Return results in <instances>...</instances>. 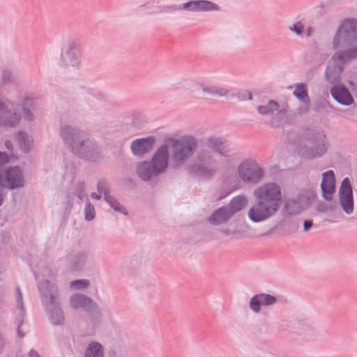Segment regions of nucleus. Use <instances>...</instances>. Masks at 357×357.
Returning a JSON list of instances; mask_svg holds the SVG:
<instances>
[{
	"label": "nucleus",
	"instance_id": "obj_1",
	"mask_svg": "<svg viewBox=\"0 0 357 357\" xmlns=\"http://www.w3.org/2000/svg\"><path fill=\"white\" fill-rule=\"evenodd\" d=\"M60 136L68 149L79 158L95 162L102 160L101 148L84 130L65 125L60 128Z\"/></svg>",
	"mask_w": 357,
	"mask_h": 357
},
{
	"label": "nucleus",
	"instance_id": "obj_2",
	"mask_svg": "<svg viewBox=\"0 0 357 357\" xmlns=\"http://www.w3.org/2000/svg\"><path fill=\"white\" fill-rule=\"evenodd\" d=\"M38 289L50 323L54 326L62 325L65 319L56 284L49 280H44L38 283Z\"/></svg>",
	"mask_w": 357,
	"mask_h": 357
},
{
	"label": "nucleus",
	"instance_id": "obj_3",
	"mask_svg": "<svg viewBox=\"0 0 357 357\" xmlns=\"http://www.w3.org/2000/svg\"><path fill=\"white\" fill-rule=\"evenodd\" d=\"M36 99L30 96H24L20 102L22 114L18 111L13 112L1 100H0V126L6 128H14L20 122L22 116L27 122L35 120Z\"/></svg>",
	"mask_w": 357,
	"mask_h": 357
},
{
	"label": "nucleus",
	"instance_id": "obj_4",
	"mask_svg": "<svg viewBox=\"0 0 357 357\" xmlns=\"http://www.w3.org/2000/svg\"><path fill=\"white\" fill-rule=\"evenodd\" d=\"M298 137L312 145L305 149L303 152L304 158L312 160L322 157L327 152L328 142L326 132L321 128L302 127Z\"/></svg>",
	"mask_w": 357,
	"mask_h": 357
},
{
	"label": "nucleus",
	"instance_id": "obj_5",
	"mask_svg": "<svg viewBox=\"0 0 357 357\" xmlns=\"http://www.w3.org/2000/svg\"><path fill=\"white\" fill-rule=\"evenodd\" d=\"M172 148V160L175 166L181 165L197 148V140L193 135H184L180 139H168Z\"/></svg>",
	"mask_w": 357,
	"mask_h": 357
},
{
	"label": "nucleus",
	"instance_id": "obj_6",
	"mask_svg": "<svg viewBox=\"0 0 357 357\" xmlns=\"http://www.w3.org/2000/svg\"><path fill=\"white\" fill-rule=\"evenodd\" d=\"M334 49L357 45V20L345 19L333 39Z\"/></svg>",
	"mask_w": 357,
	"mask_h": 357
},
{
	"label": "nucleus",
	"instance_id": "obj_7",
	"mask_svg": "<svg viewBox=\"0 0 357 357\" xmlns=\"http://www.w3.org/2000/svg\"><path fill=\"white\" fill-rule=\"evenodd\" d=\"M24 185V177L20 167L7 166L0 168V189L17 190Z\"/></svg>",
	"mask_w": 357,
	"mask_h": 357
},
{
	"label": "nucleus",
	"instance_id": "obj_8",
	"mask_svg": "<svg viewBox=\"0 0 357 357\" xmlns=\"http://www.w3.org/2000/svg\"><path fill=\"white\" fill-rule=\"evenodd\" d=\"M254 195L257 199L275 205L278 208L282 199L280 186L273 182L266 183L255 189Z\"/></svg>",
	"mask_w": 357,
	"mask_h": 357
},
{
	"label": "nucleus",
	"instance_id": "obj_9",
	"mask_svg": "<svg viewBox=\"0 0 357 357\" xmlns=\"http://www.w3.org/2000/svg\"><path fill=\"white\" fill-rule=\"evenodd\" d=\"M240 179L244 183L255 184L263 176V170L253 159L243 160L238 167Z\"/></svg>",
	"mask_w": 357,
	"mask_h": 357
},
{
	"label": "nucleus",
	"instance_id": "obj_10",
	"mask_svg": "<svg viewBox=\"0 0 357 357\" xmlns=\"http://www.w3.org/2000/svg\"><path fill=\"white\" fill-rule=\"evenodd\" d=\"M278 209L275 205L257 199L249 209L248 215L253 222H261L273 216Z\"/></svg>",
	"mask_w": 357,
	"mask_h": 357
},
{
	"label": "nucleus",
	"instance_id": "obj_11",
	"mask_svg": "<svg viewBox=\"0 0 357 357\" xmlns=\"http://www.w3.org/2000/svg\"><path fill=\"white\" fill-rule=\"evenodd\" d=\"M90 252L88 250H78L70 252L65 257L66 267L70 272L81 271L84 269Z\"/></svg>",
	"mask_w": 357,
	"mask_h": 357
},
{
	"label": "nucleus",
	"instance_id": "obj_12",
	"mask_svg": "<svg viewBox=\"0 0 357 357\" xmlns=\"http://www.w3.org/2000/svg\"><path fill=\"white\" fill-rule=\"evenodd\" d=\"M81 53L79 45L75 42L71 41L65 52L63 51L61 54V65L66 67L69 65L72 66H78L80 62Z\"/></svg>",
	"mask_w": 357,
	"mask_h": 357
},
{
	"label": "nucleus",
	"instance_id": "obj_13",
	"mask_svg": "<svg viewBox=\"0 0 357 357\" xmlns=\"http://www.w3.org/2000/svg\"><path fill=\"white\" fill-rule=\"evenodd\" d=\"M155 142L154 136L137 138L133 140L130 145L132 153L137 157L142 158L151 150Z\"/></svg>",
	"mask_w": 357,
	"mask_h": 357
},
{
	"label": "nucleus",
	"instance_id": "obj_14",
	"mask_svg": "<svg viewBox=\"0 0 357 357\" xmlns=\"http://www.w3.org/2000/svg\"><path fill=\"white\" fill-rule=\"evenodd\" d=\"M331 94L334 100L339 104L344 106L356 107L354 100L349 91L344 84H335L331 88Z\"/></svg>",
	"mask_w": 357,
	"mask_h": 357
},
{
	"label": "nucleus",
	"instance_id": "obj_15",
	"mask_svg": "<svg viewBox=\"0 0 357 357\" xmlns=\"http://www.w3.org/2000/svg\"><path fill=\"white\" fill-rule=\"evenodd\" d=\"M320 187L322 197L326 201H331L335 191V175L333 170H328L322 174Z\"/></svg>",
	"mask_w": 357,
	"mask_h": 357
},
{
	"label": "nucleus",
	"instance_id": "obj_16",
	"mask_svg": "<svg viewBox=\"0 0 357 357\" xmlns=\"http://www.w3.org/2000/svg\"><path fill=\"white\" fill-rule=\"evenodd\" d=\"M169 158L168 145L163 144L156 150L151 160L149 162L153 164V166L158 171H160V174H162L167 168Z\"/></svg>",
	"mask_w": 357,
	"mask_h": 357
},
{
	"label": "nucleus",
	"instance_id": "obj_17",
	"mask_svg": "<svg viewBox=\"0 0 357 357\" xmlns=\"http://www.w3.org/2000/svg\"><path fill=\"white\" fill-rule=\"evenodd\" d=\"M136 173L144 181H149L153 176L161 174L160 171H158L153 166V164L146 160L138 163L136 167Z\"/></svg>",
	"mask_w": 357,
	"mask_h": 357
},
{
	"label": "nucleus",
	"instance_id": "obj_18",
	"mask_svg": "<svg viewBox=\"0 0 357 357\" xmlns=\"http://www.w3.org/2000/svg\"><path fill=\"white\" fill-rule=\"evenodd\" d=\"M207 146L214 153L220 155L229 157L230 150L229 144L221 140L220 137H210L207 139Z\"/></svg>",
	"mask_w": 357,
	"mask_h": 357
},
{
	"label": "nucleus",
	"instance_id": "obj_19",
	"mask_svg": "<svg viewBox=\"0 0 357 357\" xmlns=\"http://www.w3.org/2000/svg\"><path fill=\"white\" fill-rule=\"evenodd\" d=\"M232 217L226 205L215 209L208 217V221L213 225H219L225 223Z\"/></svg>",
	"mask_w": 357,
	"mask_h": 357
},
{
	"label": "nucleus",
	"instance_id": "obj_20",
	"mask_svg": "<svg viewBox=\"0 0 357 357\" xmlns=\"http://www.w3.org/2000/svg\"><path fill=\"white\" fill-rule=\"evenodd\" d=\"M70 303L75 309L83 307L86 311L91 310L93 305H96L91 298L79 294H73L70 298Z\"/></svg>",
	"mask_w": 357,
	"mask_h": 357
},
{
	"label": "nucleus",
	"instance_id": "obj_21",
	"mask_svg": "<svg viewBox=\"0 0 357 357\" xmlns=\"http://www.w3.org/2000/svg\"><path fill=\"white\" fill-rule=\"evenodd\" d=\"M248 203V199L243 195H238L231 198L226 206L232 216L245 208Z\"/></svg>",
	"mask_w": 357,
	"mask_h": 357
},
{
	"label": "nucleus",
	"instance_id": "obj_22",
	"mask_svg": "<svg viewBox=\"0 0 357 357\" xmlns=\"http://www.w3.org/2000/svg\"><path fill=\"white\" fill-rule=\"evenodd\" d=\"M345 47L344 48H346ZM349 49L338 51L334 54L333 58L337 59V61L342 64H344L350 59H357V45L348 46Z\"/></svg>",
	"mask_w": 357,
	"mask_h": 357
},
{
	"label": "nucleus",
	"instance_id": "obj_23",
	"mask_svg": "<svg viewBox=\"0 0 357 357\" xmlns=\"http://www.w3.org/2000/svg\"><path fill=\"white\" fill-rule=\"evenodd\" d=\"M303 211V208L299 205L298 200L294 197L286 201L282 209V214L285 217L299 214Z\"/></svg>",
	"mask_w": 357,
	"mask_h": 357
},
{
	"label": "nucleus",
	"instance_id": "obj_24",
	"mask_svg": "<svg viewBox=\"0 0 357 357\" xmlns=\"http://www.w3.org/2000/svg\"><path fill=\"white\" fill-rule=\"evenodd\" d=\"M104 355L102 345L96 341L89 342L84 351V357H104Z\"/></svg>",
	"mask_w": 357,
	"mask_h": 357
},
{
	"label": "nucleus",
	"instance_id": "obj_25",
	"mask_svg": "<svg viewBox=\"0 0 357 357\" xmlns=\"http://www.w3.org/2000/svg\"><path fill=\"white\" fill-rule=\"evenodd\" d=\"M342 71V67H339L337 71L335 67L327 66L325 70V78L331 84H342L340 79V73Z\"/></svg>",
	"mask_w": 357,
	"mask_h": 357
},
{
	"label": "nucleus",
	"instance_id": "obj_26",
	"mask_svg": "<svg viewBox=\"0 0 357 357\" xmlns=\"http://www.w3.org/2000/svg\"><path fill=\"white\" fill-rule=\"evenodd\" d=\"M293 95L301 102L308 105L310 99L308 95L307 86L305 84L301 83L296 86Z\"/></svg>",
	"mask_w": 357,
	"mask_h": 357
},
{
	"label": "nucleus",
	"instance_id": "obj_27",
	"mask_svg": "<svg viewBox=\"0 0 357 357\" xmlns=\"http://www.w3.org/2000/svg\"><path fill=\"white\" fill-rule=\"evenodd\" d=\"M279 235L286 236L298 231V223L292 220H282L280 222Z\"/></svg>",
	"mask_w": 357,
	"mask_h": 357
},
{
	"label": "nucleus",
	"instance_id": "obj_28",
	"mask_svg": "<svg viewBox=\"0 0 357 357\" xmlns=\"http://www.w3.org/2000/svg\"><path fill=\"white\" fill-rule=\"evenodd\" d=\"M339 203L343 211L349 215L354 212V200L353 195H339Z\"/></svg>",
	"mask_w": 357,
	"mask_h": 357
},
{
	"label": "nucleus",
	"instance_id": "obj_29",
	"mask_svg": "<svg viewBox=\"0 0 357 357\" xmlns=\"http://www.w3.org/2000/svg\"><path fill=\"white\" fill-rule=\"evenodd\" d=\"M188 173L190 175H196L201 178H211L213 174L211 170L201 165H192L190 166Z\"/></svg>",
	"mask_w": 357,
	"mask_h": 357
},
{
	"label": "nucleus",
	"instance_id": "obj_30",
	"mask_svg": "<svg viewBox=\"0 0 357 357\" xmlns=\"http://www.w3.org/2000/svg\"><path fill=\"white\" fill-rule=\"evenodd\" d=\"M105 201L114 209V211L123 215L128 214L126 208L123 205H121L119 202L110 194H108L107 192L105 193Z\"/></svg>",
	"mask_w": 357,
	"mask_h": 357
},
{
	"label": "nucleus",
	"instance_id": "obj_31",
	"mask_svg": "<svg viewBox=\"0 0 357 357\" xmlns=\"http://www.w3.org/2000/svg\"><path fill=\"white\" fill-rule=\"evenodd\" d=\"M202 90L211 96H225L227 95L229 91L215 85L206 86L204 84H199Z\"/></svg>",
	"mask_w": 357,
	"mask_h": 357
},
{
	"label": "nucleus",
	"instance_id": "obj_32",
	"mask_svg": "<svg viewBox=\"0 0 357 357\" xmlns=\"http://www.w3.org/2000/svg\"><path fill=\"white\" fill-rule=\"evenodd\" d=\"M279 107V103L277 101L270 100L266 105H259L257 107V111L262 115H266L273 114L275 111L278 110Z\"/></svg>",
	"mask_w": 357,
	"mask_h": 357
},
{
	"label": "nucleus",
	"instance_id": "obj_33",
	"mask_svg": "<svg viewBox=\"0 0 357 357\" xmlns=\"http://www.w3.org/2000/svg\"><path fill=\"white\" fill-rule=\"evenodd\" d=\"M17 139L20 146L24 153H28L31 149V145L29 135L24 131H19L17 133Z\"/></svg>",
	"mask_w": 357,
	"mask_h": 357
},
{
	"label": "nucleus",
	"instance_id": "obj_34",
	"mask_svg": "<svg viewBox=\"0 0 357 357\" xmlns=\"http://www.w3.org/2000/svg\"><path fill=\"white\" fill-rule=\"evenodd\" d=\"M353 188L351 184L349 178L345 177L342 181L340 187L339 188V195H353Z\"/></svg>",
	"mask_w": 357,
	"mask_h": 357
},
{
	"label": "nucleus",
	"instance_id": "obj_35",
	"mask_svg": "<svg viewBox=\"0 0 357 357\" xmlns=\"http://www.w3.org/2000/svg\"><path fill=\"white\" fill-rule=\"evenodd\" d=\"M199 12H208L213 10H219L220 7L218 4L208 0H198Z\"/></svg>",
	"mask_w": 357,
	"mask_h": 357
},
{
	"label": "nucleus",
	"instance_id": "obj_36",
	"mask_svg": "<svg viewBox=\"0 0 357 357\" xmlns=\"http://www.w3.org/2000/svg\"><path fill=\"white\" fill-rule=\"evenodd\" d=\"M262 303L259 294L254 295L250 300L249 307L255 312L258 313L261 310Z\"/></svg>",
	"mask_w": 357,
	"mask_h": 357
},
{
	"label": "nucleus",
	"instance_id": "obj_37",
	"mask_svg": "<svg viewBox=\"0 0 357 357\" xmlns=\"http://www.w3.org/2000/svg\"><path fill=\"white\" fill-rule=\"evenodd\" d=\"M95 216L96 212L94 206L87 199L84 207V219L86 221H91L94 219Z\"/></svg>",
	"mask_w": 357,
	"mask_h": 357
},
{
	"label": "nucleus",
	"instance_id": "obj_38",
	"mask_svg": "<svg viewBox=\"0 0 357 357\" xmlns=\"http://www.w3.org/2000/svg\"><path fill=\"white\" fill-rule=\"evenodd\" d=\"M15 78L12 71L10 69H3L1 72V84H6L7 83L14 82Z\"/></svg>",
	"mask_w": 357,
	"mask_h": 357
},
{
	"label": "nucleus",
	"instance_id": "obj_39",
	"mask_svg": "<svg viewBox=\"0 0 357 357\" xmlns=\"http://www.w3.org/2000/svg\"><path fill=\"white\" fill-rule=\"evenodd\" d=\"M182 10L190 12H199L198 0H190L181 4Z\"/></svg>",
	"mask_w": 357,
	"mask_h": 357
},
{
	"label": "nucleus",
	"instance_id": "obj_40",
	"mask_svg": "<svg viewBox=\"0 0 357 357\" xmlns=\"http://www.w3.org/2000/svg\"><path fill=\"white\" fill-rule=\"evenodd\" d=\"M259 296L261 297L262 305L264 306L271 305L277 302V298L269 294L260 293Z\"/></svg>",
	"mask_w": 357,
	"mask_h": 357
},
{
	"label": "nucleus",
	"instance_id": "obj_41",
	"mask_svg": "<svg viewBox=\"0 0 357 357\" xmlns=\"http://www.w3.org/2000/svg\"><path fill=\"white\" fill-rule=\"evenodd\" d=\"M296 200H298L299 205L302 206L303 211L307 208L312 203L311 198L305 194L300 193L296 197Z\"/></svg>",
	"mask_w": 357,
	"mask_h": 357
},
{
	"label": "nucleus",
	"instance_id": "obj_42",
	"mask_svg": "<svg viewBox=\"0 0 357 357\" xmlns=\"http://www.w3.org/2000/svg\"><path fill=\"white\" fill-rule=\"evenodd\" d=\"M231 96L236 97L238 101L250 100L252 99V93L246 90L235 92L232 93Z\"/></svg>",
	"mask_w": 357,
	"mask_h": 357
},
{
	"label": "nucleus",
	"instance_id": "obj_43",
	"mask_svg": "<svg viewBox=\"0 0 357 357\" xmlns=\"http://www.w3.org/2000/svg\"><path fill=\"white\" fill-rule=\"evenodd\" d=\"M90 285V282L86 279H77L71 282V287L75 289H86Z\"/></svg>",
	"mask_w": 357,
	"mask_h": 357
},
{
	"label": "nucleus",
	"instance_id": "obj_44",
	"mask_svg": "<svg viewBox=\"0 0 357 357\" xmlns=\"http://www.w3.org/2000/svg\"><path fill=\"white\" fill-rule=\"evenodd\" d=\"M289 29L297 36H301L304 31V26L301 22L293 24Z\"/></svg>",
	"mask_w": 357,
	"mask_h": 357
},
{
	"label": "nucleus",
	"instance_id": "obj_45",
	"mask_svg": "<svg viewBox=\"0 0 357 357\" xmlns=\"http://www.w3.org/2000/svg\"><path fill=\"white\" fill-rule=\"evenodd\" d=\"M84 183L83 181H79L77 183L75 188V194L79 200H82L84 196Z\"/></svg>",
	"mask_w": 357,
	"mask_h": 357
},
{
	"label": "nucleus",
	"instance_id": "obj_46",
	"mask_svg": "<svg viewBox=\"0 0 357 357\" xmlns=\"http://www.w3.org/2000/svg\"><path fill=\"white\" fill-rule=\"evenodd\" d=\"M298 325V328L301 329L304 332L311 331L314 329V327L312 326V324L303 321H299Z\"/></svg>",
	"mask_w": 357,
	"mask_h": 357
},
{
	"label": "nucleus",
	"instance_id": "obj_47",
	"mask_svg": "<svg viewBox=\"0 0 357 357\" xmlns=\"http://www.w3.org/2000/svg\"><path fill=\"white\" fill-rule=\"evenodd\" d=\"M96 189L99 193H103L105 196V193L107 192L109 194V190L107 188V183L104 181H100L98 182L96 185Z\"/></svg>",
	"mask_w": 357,
	"mask_h": 357
},
{
	"label": "nucleus",
	"instance_id": "obj_48",
	"mask_svg": "<svg viewBox=\"0 0 357 357\" xmlns=\"http://www.w3.org/2000/svg\"><path fill=\"white\" fill-rule=\"evenodd\" d=\"M147 9L149 10L147 13L149 15L163 13L165 11L162 6H152L148 7Z\"/></svg>",
	"mask_w": 357,
	"mask_h": 357
},
{
	"label": "nucleus",
	"instance_id": "obj_49",
	"mask_svg": "<svg viewBox=\"0 0 357 357\" xmlns=\"http://www.w3.org/2000/svg\"><path fill=\"white\" fill-rule=\"evenodd\" d=\"M11 155L5 151H0V166H3L10 161Z\"/></svg>",
	"mask_w": 357,
	"mask_h": 357
},
{
	"label": "nucleus",
	"instance_id": "obj_50",
	"mask_svg": "<svg viewBox=\"0 0 357 357\" xmlns=\"http://www.w3.org/2000/svg\"><path fill=\"white\" fill-rule=\"evenodd\" d=\"M163 10L165 11H163L164 13H169L170 11H177V10H181V4L180 5H169V6H162Z\"/></svg>",
	"mask_w": 357,
	"mask_h": 357
},
{
	"label": "nucleus",
	"instance_id": "obj_51",
	"mask_svg": "<svg viewBox=\"0 0 357 357\" xmlns=\"http://www.w3.org/2000/svg\"><path fill=\"white\" fill-rule=\"evenodd\" d=\"M231 191L229 190V189H222L218 192V195L217 197V200L220 201V200L225 199L231 193Z\"/></svg>",
	"mask_w": 357,
	"mask_h": 357
},
{
	"label": "nucleus",
	"instance_id": "obj_52",
	"mask_svg": "<svg viewBox=\"0 0 357 357\" xmlns=\"http://www.w3.org/2000/svg\"><path fill=\"white\" fill-rule=\"evenodd\" d=\"M91 96L96 97L98 100H103V101H107L109 100V97L107 95L101 93V92H96V93H92L89 92Z\"/></svg>",
	"mask_w": 357,
	"mask_h": 357
},
{
	"label": "nucleus",
	"instance_id": "obj_53",
	"mask_svg": "<svg viewBox=\"0 0 357 357\" xmlns=\"http://www.w3.org/2000/svg\"><path fill=\"white\" fill-rule=\"evenodd\" d=\"M316 209L320 212H326L328 211V206L324 202H319L316 206Z\"/></svg>",
	"mask_w": 357,
	"mask_h": 357
},
{
	"label": "nucleus",
	"instance_id": "obj_54",
	"mask_svg": "<svg viewBox=\"0 0 357 357\" xmlns=\"http://www.w3.org/2000/svg\"><path fill=\"white\" fill-rule=\"evenodd\" d=\"M123 183L129 187L130 188H134L136 186L135 182L132 178L128 177L123 180Z\"/></svg>",
	"mask_w": 357,
	"mask_h": 357
},
{
	"label": "nucleus",
	"instance_id": "obj_55",
	"mask_svg": "<svg viewBox=\"0 0 357 357\" xmlns=\"http://www.w3.org/2000/svg\"><path fill=\"white\" fill-rule=\"evenodd\" d=\"M313 225V220H305L303 221V231H308Z\"/></svg>",
	"mask_w": 357,
	"mask_h": 357
},
{
	"label": "nucleus",
	"instance_id": "obj_56",
	"mask_svg": "<svg viewBox=\"0 0 357 357\" xmlns=\"http://www.w3.org/2000/svg\"><path fill=\"white\" fill-rule=\"evenodd\" d=\"M280 223H278V225H275L274 227L270 228L267 231H266L264 234H262L261 235V236H266L268 235H270V234H273V231H275V230L279 234V229H280Z\"/></svg>",
	"mask_w": 357,
	"mask_h": 357
},
{
	"label": "nucleus",
	"instance_id": "obj_57",
	"mask_svg": "<svg viewBox=\"0 0 357 357\" xmlns=\"http://www.w3.org/2000/svg\"><path fill=\"white\" fill-rule=\"evenodd\" d=\"M4 145H5L6 148L10 152V155L13 157V145L12 142L9 139H6V141L4 142Z\"/></svg>",
	"mask_w": 357,
	"mask_h": 357
},
{
	"label": "nucleus",
	"instance_id": "obj_58",
	"mask_svg": "<svg viewBox=\"0 0 357 357\" xmlns=\"http://www.w3.org/2000/svg\"><path fill=\"white\" fill-rule=\"evenodd\" d=\"M25 317V310H19V313L17 316V323H20L22 321V325H23Z\"/></svg>",
	"mask_w": 357,
	"mask_h": 357
},
{
	"label": "nucleus",
	"instance_id": "obj_59",
	"mask_svg": "<svg viewBox=\"0 0 357 357\" xmlns=\"http://www.w3.org/2000/svg\"><path fill=\"white\" fill-rule=\"evenodd\" d=\"M349 84L351 89V91L354 92L356 98L357 99V81L355 82L353 81H349Z\"/></svg>",
	"mask_w": 357,
	"mask_h": 357
},
{
	"label": "nucleus",
	"instance_id": "obj_60",
	"mask_svg": "<svg viewBox=\"0 0 357 357\" xmlns=\"http://www.w3.org/2000/svg\"><path fill=\"white\" fill-rule=\"evenodd\" d=\"M16 305H17V307L19 310H25L24 306L22 296H19V297L16 298Z\"/></svg>",
	"mask_w": 357,
	"mask_h": 357
},
{
	"label": "nucleus",
	"instance_id": "obj_61",
	"mask_svg": "<svg viewBox=\"0 0 357 357\" xmlns=\"http://www.w3.org/2000/svg\"><path fill=\"white\" fill-rule=\"evenodd\" d=\"M6 344V339L4 335L0 333V353L3 350V348Z\"/></svg>",
	"mask_w": 357,
	"mask_h": 357
},
{
	"label": "nucleus",
	"instance_id": "obj_62",
	"mask_svg": "<svg viewBox=\"0 0 357 357\" xmlns=\"http://www.w3.org/2000/svg\"><path fill=\"white\" fill-rule=\"evenodd\" d=\"M22 321L20 323H17V335L20 337V338H22L24 337L25 334L24 333H23L22 331H21V327H22Z\"/></svg>",
	"mask_w": 357,
	"mask_h": 357
},
{
	"label": "nucleus",
	"instance_id": "obj_63",
	"mask_svg": "<svg viewBox=\"0 0 357 357\" xmlns=\"http://www.w3.org/2000/svg\"><path fill=\"white\" fill-rule=\"evenodd\" d=\"M29 357H40V356L39 355L38 351H36V350L31 349L29 352Z\"/></svg>",
	"mask_w": 357,
	"mask_h": 357
},
{
	"label": "nucleus",
	"instance_id": "obj_64",
	"mask_svg": "<svg viewBox=\"0 0 357 357\" xmlns=\"http://www.w3.org/2000/svg\"><path fill=\"white\" fill-rule=\"evenodd\" d=\"M100 194H101V193H99V192H98V193L92 192V193L91 194V197L93 199H94L100 200V199H101V197H102V196H101V195H100Z\"/></svg>",
	"mask_w": 357,
	"mask_h": 357
}]
</instances>
